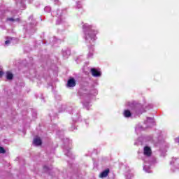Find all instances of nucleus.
<instances>
[{
    "label": "nucleus",
    "mask_w": 179,
    "mask_h": 179,
    "mask_svg": "<svg viewBox=\"0 0 179 179\" xmlns=\"http://www.w3.org/2000/svg\"><path fill=\"white\" fill-rule=\"evenodd\" d=\"M83 29L84 31L85 43L87 44H93V43L96 41V34H97L99 31L94 29V27L89 24H85L83 26Z\"/></svg>",
    "instance_id": "1"
},
{
    "label": "nucleus",
    "mask_w": 179,
    "mask_h": 179,
    "mask_svg": "<svg viewBox=\"0 0 179 179\" xmlns=\"http://www.w3.org/2000/svg\"><path fill=\"white\" fill-rule=\"evenodd\" d=\"M65 12V10H57L56 11L52 12V16H56L57 17V24H61L62 23V14Z\"/></svg>",
    "instance_id": "2"
},
{
    "label": "nucleus",
    "mask_w": 179,
    "mask_h": 179,
    "mask_svg": "<svg viewBox=\"0 0 179 179\" xmlns=\"http://www.w3.org/2000/svg\"><path fill=\"white\" fill-rule=\"evenodd\" d=\"M96 94L97 90H92L90 94H87V93H85V92H79L80 99H85V100H87V99H89V97L91 96H96Z\"/></svg>",
    "instance_id": "3"
},
{
    "label": "nucleus",
    "mask_w": 179,
    "mask_h": 179,
    "mask_svg": "<svg viewBox=\"0 0 179 179\" xmlns=\"http://www.w3.org/2000/svg\"><path fill=\"white\" fill-rule=\"evenodd\" d=\"M145 125L147 128H150L152 125H155V119L153 117H147V120L144 122Z\"/></svg>",
    "instance_id": "4"
},
{
    "label": "nucleus",
    "mask_w": 179,
    "mask_h": 179,
    "mask_svg": "<svg viewBox=\"0 0 179 179\" xmlns=\"http://www.w3.org/2000/svg\"><path fill=\"white\" fill-rule=\"evenodd\" d=\"M17 2V6L20 9V10H23L26 9V4H24V0H15Z\"/></svg>",
    "instance_id": "5"
},
{
    "label": "nucleus",
    "mask_w": 179,
    "mask_h": 179,
    "mask_svg": "<svg viewBox=\"0 0 179 179\" xmlns=\"http://www.w3.org/2000/svg\"><path fill=\"white\" fill-rule=\"evenodd\" d=\"M91 73L94 78H100L101 76V72L96 69H92Z\"/></svg>",
    "instance_id": "6"
},
{
    "label": "nucleus",
    "mask_w": 179,
    "mask_h": 179,
    "mask_svg": "<svg viewBox=\"0 0 179 179\" xmlns=\"http://www.w3.org/2000/svg\"><path fill=\"white\" fill-rule=\"evenodd\" d=\"M144 156H146L147 157H150V156L152 155V149H150V147L145 146L144 148Z\"/></svg>",
    "instance_id": "7"
},
{
    "label": "nucleus",
    "mask_w": 179,
    "mask_h": 179,
    "mask_svg": "<svg viewBox=\"0 0 179 179\" xmlns=\"http://www.w3.org/2000/svg\"><path fill=\"white\" fill-rule=\"evenodd\" d=\"M67 86L68 87H75V86H76V81H75V79H69L67 83Z\"/></svg>",
    "instance_id": "8"
},
{
    "label": "nucleus",
    "mask_w": 179,
    "mask_h": 179,
    "mask_svg": "<svg viewBox=\"0 0 179 179\" xmlns=\"http://www.w3.org/2000/svg\"><path fill=\"white\" fill-rule=\"evenodd\" d=\"M170 164H173L175 167H178V169H179V159L172 158V160L171 161Z\"/></svg>",
    "instance_id": "9"
},
{
    "label": "nucleus",
    "mask_w": 179,
    "mask_h": 179,
    "mask_svg": "<svg viewBox=\"0 0 179 179\" xmlns=\"http://www.w3.org/2000/svg\"><path fill=\"white\" fill-rule=\"evenodd\" d=\"M34 145L35 146H40V145H41V138H40V137H35L34 139Z\"/></svg>",
    "instance_id": "10"
},
{
    "label": "nucleus",
    "mask_w": 179,
    "mask_h": 179,
    "mask_svg": "<svg viewBox=\"0 0 179 179\" xmlns=\"http://www.w3.org/2000/svg\"><path fill=\"white\" fill-rule=\"evenodd\" d=\"M108 173H110V169H106L105 171H103L99 175V178H106V177H107V176H108Z\"/></svg>",
    "instance_id": "11"
},
{
    "label": "nucleus",
    "mask_w": 179,
    "mask_h": 179,
    "mask_svg": "<svg viewBox=\"0 0 179 179\" xmlns=\"http://www.w3.org/2000/svg\"><path fill=\"white\" fill-rule=\"evenodd\" d=\"M143 170L144 171H145V173H152V170H150V166H148V163L146 162V161H145Z\"/></svg>",
    "instance_id": "12"
},
{
    "label": "nucleus",
    "mask_w": 179,
    "mask_h": 179,
    "mask_svg": "<svg viewBox=\"0 0 179 179\" xmlns=\"http://www.w3.org/2000/svg\"><path fill=\"white\" fill-rule=\"evenodd\" d=\"M71 55V50L69 49L63 50V57L64 58H68Z\"/></svg>",
    "instance_id": "13"
},
{
    "label": "nucleus",
    "mask_w": 179,
    "mask_h": 179,
    "mask_svg": "<svg viewBox=\"0 0 179 179\" xmlns=\"http://www.w3.org/2000/svg\"><path fill=\"white\" fill-rule=\"evenodd\" d=\"M10 44H13V39L10 37H8L5 41V45H10Z\"/></svg>",
    "instance_id": "14"
},
{
    "label": "nucleus",
    "mask_w": 179,
    "mask_h": 179,
    "mask_svg": "<svg viewBox=\"0 0 179 179\" xmlns=\"http://www.w3.org/2000/svg\"><path fill=\"white\" fill-rule=\"evenodd\" d=\"M83 104L85 108H86L87 110H89L90 108V107H92V105H90V102H87L86 101L83 102Z\"/></svg>",
    "instance_id": "15"
},
{
    "label": "nucleus",
    "mask_w": 179,
    "mask_h": 179,
    "mask_svg": "<svg viewBox=\"0 0 179 179\" xmlns=\"http://www.w3.org/2000/svg\"><path fill=\"white\" fill-rule=\"evenodd\" d=\"M124 117H125L126 118H129V117H131V111H129V110H125L124 111Z\"/></svg>",
    "instance_id": "16"
},
{
    "label": "nucleus",
    "mask_w": 179,
    "mask_h": 179,
    "mask_svg": "<svg viewBox=\"0 0 179 179\" xmlns=\"http://www.w3.org/2000/svg\"><path fill=\"white\" fill-rule=\"evenodd\" d=\"M6 78L8 80H12V79H13V74H12V73L8 71L6 73Z\"/></svg>",
    "instance_id": "17"
},
{
    "label": "nucleus",
    "mask_w": 179,
    "mask_h": 179,
    "mask_svg": "<svg viewBox=\"0 0 179 179\" xmlns=\"http://www.w3.org/2000/svg\"><path fill=\"white\" fill-rule=\"evenodd\" d=\"M145 129V127L141 126V125H137L136 127V132H139V131H143Z\"/></svg>",
    "instance_id": "18"
},
{
    "label": "nucleus",
    "mask_w": 179,
    "mask_h": 179,
    "mask_svg": "<svg viewBox=\"0 0 179 179\" xmlns=\"http://www.w3.org/2000/svg\"><path fill=\"white\" fill-rule=\"evenodd\" d=\"M64 153L69 157H71V156L72 155V153L71 152V151L69 150L66 149V148H64Z\"/></svg>",
    "instance_id": "19"
},
{
    "label": "nucleus",
    "mask_w": 179,
    "mask_h": 179,
    "mask_svg": "<svg viewBox=\"0 0 179 179\" xmlns=\"http://www.w3.org/2000/svg\"><path fill=\"white\" fill-rule=\"evenodd\" d=\"M7 20L8 22H20V18H13V17H10V18H7Z\"/></svg>",
    "instance_id": "20"
},
{
    "label": "nucleus",
    "mask_w": 179,
    "mask_h": 179,
    "mask_svg": "<svg viewBox=\"0 0 179 179\" xmlns=\"http://www.w3.org/2000/svg\"><path fill=\"white\" fill-rule=\"evenodd\" d=\"M44 10H45V12L50 13V12H51V7L46 6V7H45Z\"/></svg>",
    "instance_id": "21"
},
{
    "label": "nucleus",
    "mask_w": 179,
    "mask_h": 179,
    "mask_svg": "<svg viewBox=\"0 0 179 179\" xmlns=\"http://www.w3.org/2000/svg\"><path fill=\"white\" fill-rule=\"evenodd\" d=\"M92 57H93V48L88 53V58H92Z\"/></svg>",
    "instance_id": "22"
},
{
    "label": "nucleus",
    "mask_w": 179,
    "mask_h": 179,
    "mask_svg": "<svg viewBox=\"0 0 179 179\" xmlns=\"http://www.w3.org/2000/svg\"><path fill=\"white\" fill-rule=\"evenodd\" d=\"M6 150L3 147H0V153H6Z\"/></svg>",
    "instance_id": "23"
},
{
    "label": "nucleus",
    "mask_w": 179,
    "mask_h": 179,
    "mask_svg": "<svg viewBox=\"0 0 179 179\" xmlns=\"http://www.w3.org/2000/svg\"><path fill=\"white\" fill-rule=\"evenodd\" d=\"M78 9H80V8H82V5H80V2L78 3Z\"/></svg>",
    "instance_id": "24"
},
{
    "label": "nucleus",
    "mask_w": 179,
    "mask_h": 179,
    "mask_svg": "<svg viewBox=\"0 0 179 179\" xmlns=\"http://www.w3.org/2000/svg\"><path fill=\"white\" fill-rule=\"evenodd\" d=\"M3 75V73L2 71H0V78H1Z\"/></svg>",
    "instance_id": "25"
},
{
    "label": "nucleus",
    "mask_w": 179,
    "mask_h": 179,
    "mask_svg": "<svg viewBox=\"0 0 179 179\" xmlns=\"http://www.w3.org/2000/svg\"><path fill=\"white\" fill-rule=\"evenodd\" d=\"M129 106L130 107H132V106H134V104H132V103L130 104V103H129Z\"/></svg>",
    "instance_id": "26"
},
{
    "label": "nucleus",
    "mask_w": 179,
    "mask_h": 179,
    "mask_svg": "<svg viewBox=\"0 0 179 179\" xmlns=\"http://www.w3.org/2000/svg\"><path fill=\"white\" fill-rule=\"evenodd\" d=\"M48 169L47 166H44V170H47Z\"/></svg>",
    "instance_id": "27"
},
{
    "label": "nucleus",
    "mask_w": 179,
    "mask_h": 179,
    "mask_svg": "<svg viewBox=\"0 0 179 179\" xmlns=\"http://www.w3.org/2000/svg\"><path fill=\"white\" fill-rule=\"evenodd\" d=\"M130 177H134V174L131 173Z\"/></svg>",
    "instance_id": "28"
},
{
    "label": "nucleus",
    "mask_w": 179,
    "mask_h": 179,
    "mask_svg": "<svg viewBox=\"0 0 179 179\" xmlns=\"http://www.w3.org/2000/svg\"><path fill=\"white\" fill-rule=\"evenodd\" d=\"M31 19H33V17H29V20H31Z\"/></svg>",
    "instance_id": "29"
},
{
    "label": "nucleus",
    "mask_w": 179,
    "mask_h": 179,
    "mask_svg": "<svg viewBox=\"0 0 179 179\" xmlns=\"http://www.w3.org/2000/svg\"><path fill=\"white\" fill-rule=\"evenodd\" d=\"M171 170H172L173 171H174V170L173 169V168H171Z\"/></svg>",
    "instance_id": "30"
},
{
    "label": "nucleus",
    "mask_w": 179,
    "mask_h": 179,
    "mask_svg": "<svg viewBox=\"0 0 179 179\" xmlns=\"http://www.w3.org/2000/svg\"><path fill=\"white\" fill-rule=\"evenodd\" d=\"M55 1H58V0H55Z\"/></svg>",
    "instance_id": "31"
},
{
    "label": "nucleus",
    "mask_w": 179,
    "mask_h": 179,
    "mask_svg": "<svg viewBox=\"0 0 179 179\" xmlns=\"http://www.w3.org/2000/svg\"><path fill=\"white\" fill-rule=\"evenodd\" d=\"M57 135H59V133H57Z\"/></svg>",
    "instance_id": "32"
},
{
    "label": "nucleus",
    "mask_w": 179,
    "mask_h": 179,
    "mask_svg": "<svg viewBox=\"0 0 179 179\" xmlns=\"http://www.w3.org/2000/svg\"><path fill=\"white\" fill-rule=\"evenodd\" d=\"M66 141H69V139H66Z\"/></svg>",
    "instance_id": "33"
}]
</instances>
